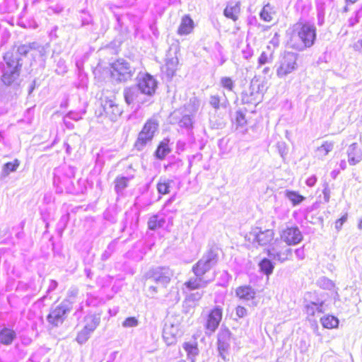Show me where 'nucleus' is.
Listing matches in <instances>:
<instances>
[{"instance_id": "f257e3e1", "label": "nucleus", "mask_w": 362, "mask_h": 362, "mask_svg": "<svg viewBox=\"0 0 362 362\" xmlns=\"http://www.w3.org/2000/svg\"><path fill=\"white\" fill-rule=\"evenodd\" d=\"M302 240L303 235L297 226L286 227L281 230L280 239H276L274 244L267 249V254L279 262H285L292 255V250L288 246L296 245Z\"/></svg>"}, {"instance_id": "f03ea898", "label": "nucleus", "mask_w": 362, "mask_h": 362, "mask_svg": "<svg viewBox=\"0 0 362 362\" xmlns=\"http://www.w3.org/2000/svg\"><path fill=\"white\" fill-rule=\"evenodd\" d=\"M316 37L315 25L305 20L300 19L293 25V30L286 40V46L294 50L303 51L315 44Z\"/></svg>"}, {"instance_id": "7ed1b4c3", "label": "nucleus", "mask_w": 362, "mask_h": 362, "mask_svg": "<svg viewBox=\"0 0 362 362\" xmlns=\"http://www.w3.org/2000/svg\"><path fill=\"white\" fill-rule=\"evenodd\" d=\"M217 262V254L211 250L192 267V272L196 276L204 280H207L208 277L214 279L216 274L214 267ZM208 280L210 281V279Z\"/></svg>"}, {"instance_id": "20e7f679", "label": "nucleus", "mask_w": 362, "mask_h": 362, "mask_svg": "<svg viewBox=\"0 0 362 362\" xmlns=\"http://www.w3.org/2000/svg\"><path fill=\"white\" fill-rule=\"evenodd\" d=\"M3 58L6 62V69L3 71L1 81L5 86H9L13 84L20 76L22 64L12 52H6Z\"/></svg>"}, {"instance_id": "39448f33", "label": "nucleus", "mask_w": 362, "mask_h": 362, "mask_svg": "<svg viewBox=\"0 0 362 362\" xmlns=\"http://www.w3.org/2000/svg\"><path fill=\"white\" fill-rule=\"evenodd\" d=\"M159 129V122L155 117L148 119L139 132L134 146L138 150H142L146 146L151 144Z\"/></svg>"}, {"instance_id": "423d86ee", "label": "nucleus", "mask_w": 362, "mask_h": 362, "mask_svg": "<svg viewBox=\"0 0 362 362\" xmlns=\"http://www.w3.org/2000/svg\"><path fill=\"white\" fill-rule=\"evenodd\" d=\"M248 242H254L259 246L269 245L273 240L275 241V231L271 228H263L260 226H255L245 235Z\"/></svg>"}, {"instance_id": "0eeeda50", "label": "nucleus", "mask_w": 362, "mask_h": 362, "mask_svg": "<svg viewBox=\"0 0 362 362\" xmlns=\"http://www.w3.org/2000/svg\"><path fill=\"white\" fill-rule=\"evenodd\" d=\"M267 90L264 81L259 78H253L249 90L243 93V99L246 103L256 105L262 100Z\"/></svg>"}, {"instance_id": "6e6552de", "label": "nucleus", "mask_w": 362, "mask_h": 362, "mask_svg": "<svg viewBox=\"0 0 362 362\" xmlns=\"http://www.w3.org/2000/svg\"><path fill=\"white\" fill-rule=\"evenodd\" d=\"M297 60V54L291 52H284L281 57L276 69L277 76L284 78L296 70L298 68Z\"/></svg>"}, {"instance_id": "1a4fd4ad", "label": "nucleus", "mask_w": 362, "mask_h": 362, "mask_svg": "<svg viewBox=\"0 0 362 362\" xmlns=\"http://www.w3.org/2000/svg\"><path fill=\"white\" fill-rule=\"evenodd\" d=\"M71 303L68 300L62 301L59 305L52 308L47 315V320L52 326L57 327L62 324L66 313L71 310Z\"/></svg>"}, {"instance_id": "9d476101", "label": "nucleus", "mask_w": 362, "mask_h": 362, "mask_svg": "<svg viewBox=\"0 0 362 362\" xmlns=\"http://www.w3.org/2000/svg\"><path fill=\"white\" fill-rule=\"evenodd\" d=\"M111 76L117 81H127L132 76L133 71L128 62L117 59L111 64Z\"/></svg>"}, {"instance_id": "9b49d317", "label": "nucleus", "mask_w": 362, "mask_h": 362, "mask_svg": "<svg viewBox=\"0 0 362 362\" xmlns=\"http://www.w3.org/2000/svg\"><path fill=\"white\" fill-rule=\"evenodd\" d=\"M100 105L103 110L99 111V116H105L113 119L120 115L122 112L118 105L112 98L108 97L101 98Z\"/></svg>"}, {"instance_id": "f8f14e48", "label": "nucleus", "mask_w": 362, "mask_h": 362, "mask_svg": "<svg viewBox=\"0 0 362 362\" xmlns=\"http://www.w3.org/2000/svg\"><path fill=\"white\" fill-rule=\"evenodd\" d=\"M223 317V310L220 307H214L207 315L204 325L206 333L211 334L217 329Z\"/></svg>"}, {"instance_id": "ddd939ff", "label": "nucleus", "mask_w": 362, "mask_h": 362, "mask_svg": "<svg viewBox=\"0 0 362 362\" xmlns=\"http://www.w3.org/2000/svg\"><path fill=\"white\" fill-rule=\"evenodd\" d=\"M138 88L143 93L151 95L156 91L157 82L151 75L145 74L140 78Z\"/></svg>"}, {"instance_id": "4468645a", "label": "nucleus", "mask_w": 362, "mask_h": 362, "mask_svg": "<svg viewBox=\"0 0 362 362\" xmlns=\"http://www.w3.org/2000/svg\"><path fill=\"white\" fill-rule=\"evenodd\" d=\"M231 333L228 329H222L218 335V350L219 354L225 360V354L229 348V340Z\"/></svg>"}, {"instance_id": "2eb2a0df", "label": "nucleus", "mask_w": 362, "mask_h": 362, "mask_svg": "<svg viewBox=\"0 0 362 362\" xmlns=\"http://www.w3.org/2000/svg\"><path fill=\"white\" fill-rule=\"evenodd\" d=\"M195 23L189 15L187 14L182 17L180 25L177 30L178 35H188L192 33Z\"/></svg>"}, {"instance_id": "dca6fc26", "label": "nucleus", "mask_w": 362, "mask_h": 362, "mask_svg": "<svg viewBox=\"0 0 362 362\" xmlns=\"http://www.w3.org/2000/svg\"><path fill=\"white\" fill-rule=\"evenodd\" d=\"M235 296L241 300H252L255 298L256 292L252 286L249 285H242L236 288Z\"/></svg>"}, {"instance_id": "f3484780", "label": "nucleus", "mask_w": 362, "mask_h": 362, "mask_svg": "<svg viewBox=\"0 0 362 362\" xmlns=\"http://www.w3.org/2000/svg\"><path fill=\"white\" fill-rule=\"evenodd\" d=\"M348 162L350 165H354L360 163L362 160V151L356 143L349 146L348 151Z\"/></svg>"}, {"instance_id": "a211bd4d", "label": "nucleus", "mask_w": 362, "mask_h": 362, "mask_svg": "<svg viewBox=\"0 0 362 362\" xmlns=\"http://www.w3.org/2000/svg\"><path fill=\"white\" fill-rule=\"evenodd\" d=\"M177 327L173 324H165L163 330V338L169 346L175 342L177 335Z\"/></svg>"}, {"instance_id": "6ab92c4d", "label": "nucleus", "mask_w": 362, "mask_h": 362, "mask_svg": "<svg viewBox=\"0 0 362 362\" xmlns=\"http://www.w3.org/2000/svg\"><path fill=\"white\" fill-rule=\"evenodd\" d=\"M170 151V139L164 138L158 143L154 154L158 159L163 160Z\"/></svg>"}, {"instance_id": "aec40b11", "label": "nucleus", "mask_w": 362, "mask_h": 362, "mask_svg": "<svg viewBox=\"0 0 362 362\" xmlns=\"http://www.w3.org/2000/svg\"><path fill=\"white\" fill-rule=\"evenodd\" d=\"M16 337V332L8 327H4L0 329V344L10 345Z\"/></svg>"}, {"instance_id": "412c9836", "label": "nucleus", "mask_w": 362, "mask_h": 362, "mask_svg": "<svg viewBox=\"0 0 362 362\" xmlns=\"http://www.w3.org/2000/svg\"><path fill=\"white\" fill-rule=\"evenodd\" d=\"M240 13V3L236 2L234 5L228 4L223 11V14L227 18L235 22L238 20Z\"/></svg>"}, {"instance_id": "4be33fe9", "label": "nucleus", "mask_w": 362, "mask_h": 362, "mask_svg": "<svg viewBox=\"0 0 362 362\" xmlns=\"http://www.w3.org/2000/svg\"><path fill=\"white\" fill-rule=\"evenodd\" d=\"M320 322L324 328L329 329L337 328L339 325L338 318L332 315H327L321 317Z\"/></svg>"}, {"instance_id": "5701e85b", "label": "nucleus", "mask_w": 362, "mask_h": 362, "mask_svg": "<svg viewBox=\"0 0 362 362\" xmlns=\"http://www.w3.org/2000/svg\"><path fill=\"white\" fill-rule=\"evenodd\" d=\"M274 50L270 49V46L267 47V49L263 51L258 58V64L262 66L272 62L274 59Z\"/></svg>"}, {"instance_id": "b1692460", "label": "nucleus", "mask_w": 362, "mask_h": 362, "mask_svg": "<svg viewBox=\"0 0 362 362\" xmlns=\"http://www.w3.org/2000/svg\"><path fill=\"white\" fill-rule=\"evenodd\" d=\"M260 271L266 275H270L274 270V265L272 261L267 258H263L259 263Z\"/></svg>"}, {"instance_id": "393cba45", "label": "nucleus", "mask_w": 362, "mask_h": 362, "mask_svg": "<svg viewBox=\"0 0 362 362\" xmlns=\"http://www.w3.org/2000/svg\"><path fill=\"white\" fill-rule=\"evenodd\" d=\"M209 280H204L199 277L196 276L194 279H190L185 283V285L189 290H195L201 288L204 284L208 282Z\"/></svg>"}, {"instance_id": "a878e982", "label": "nucleus", "mask_w": 362, "mask_h": 362, "mask_svg": "<svg viewBox=\"0 0 362 362\" xmlns=\"http://www.w3.org/2000/svg\"><path fill=\"white\" fill-rule=\"evenodd\" d=\"M165 219L160 218L158 215L152 216L148 221V227L150 230H156L163 226Z\"/></svg>"}, {"instance_id": "bb28decb", "label": "nucleus", "mask_w": 362, "mask_h": 362, "mask_svg": "<svg viewBox=\"0 0 362 362\" xmlns=\"http://www.w3.org/2000/svg\"><path fill=\"white\" fill-rule=\"evenodd\" d=\"M286 197L291 202L293 205H297L305 200V197L297 192L292 190L286 191Z\"/></svg>"}, {"instance_id": "cd10ccee", "label": "nucleus", "mask_w": 362, "mask_h": 362, "mask_svg": "<svg viewBox=\"0 0 362 362\" xmlns=\"http://www.w3.org/2000/svg\"><path fill=\"white\" fill-rule=\"evenodd\" d=\"M183 349L187 352V356H196L199 354L198 344L197 342H185L183 344Z\"/></svg>"}, {"instance_id": "c85d7f7f", "label": "nucleus", "mask_w": 362, "mask_h": 362, "mask_svg": "<svg viewBox=\"0 0 362 362\" xmlns=\"http://www.w3.org/2000/svg\"><path fill=\"white\" fill-rule=\"evenodd\" d=\"M20 165V161L18 159H14L13 161L5 163L3 166V173L5 175H8L12 172H14Z\"/></svg>"}, {"instance_id": "c756f323", "label": "nucleus", "mask_w": 362, "mask_h": 362, "mask_svg": "<svg viewBox=\"0 0 362 362\" xmlns=\"http://www.w3.org/2000/svg\"><path fill=\"white\" fill-rule=\"evenodd\" d=\"M179 60L177 57L169 59L166 61L165 69L168 74L173 75L177 68Z\"/></svg>"}, {"instance_id": "7c9ffc66", "label": "nucleus", "mask_w": 362, "mask_h": 362, "mask_svg": "<svg viewBox=\"0 0 362 362\" xmlns=\"http://www.w3.org/2000/svg\"><path fill=\"white\" fill-rule=\"evenodd\" d=\"M220 83L221 86L228 90V91H233L234 87H235V83L234 81L228 76H224L222 77L220 80Z\"/></svg>"}, {"instance_id": "2f4dec72", "label": "nucleus", "mask_w": 362, "mask_h": 362, "mask_svg": "<svg viewBox=\"0 0 362 362\" xmlns=\"http://www.w3.org/2000/svg\"><path fill=\"white\" fill-rule=\"evenodd\" d=\"M272 14V8L269 5H266L260 12V17L263 21L270 22L273 18Z\"/></svg>"}, {"instance_id": "473e14b6", "label": "nucleus", "mask_w": 362, "mask_h": 362, "mask_svg": "<svg viewBox=\"0 0 362 362\" xmlns=\"http://www.w3.org/2000/svg\"><path fill=\"white\" fill-rule=\"evenodd\" d=\"M269 36H272V39L269 42V45L270 46V49L272 50H274L277 48L280 45V35L278 32H271L269 34Z\"/></svg>"}, {"instance_id": "72a5a7b5", "label": "nucleus", "mask_w": 362, "mask_h": 362, "mask_svg": "<svg viewBox=\"0 0 362 362\" xmlns=\"http://www.w3.org/2000/svg\"><path fill=\"white\" fill-rule=\"evenodd\" d=\"M170 181H159L156 185L158 193L167 194L170 192Z\"/></svg>"}, {"instance_id": "f704fd0d", "label": "nucleus", "mask_w": 362, "mask_h": 362, "mask_svg": "<svg viewBox=\"0 0 362 362\" xmlns=\"http://www.w3.org/2000/svg\"><path fill=\"white\" fill-rule=\"evenodd\" d=\"M94 329L93 327H88V326H85L84 328L81 330L76 337L77 340L82 343L83 341H86L90 334V333Z\"/></svg>"}, {"instance_id": "c9c22d12", "label": "nucleus", "mask_w": 362, "mask_h": 362, "mask_svg": "<svg viewBox=\"0 0 362 362\" xmlns=\"http://www.w3.org/2000/svg\"><path fill=\"white\" fill-rule=\"evenodd\" d=\"M129 179L126 177H117L115 180V189L121 190L127 187L128 185Z\"/></svg>"}, {"instance_id": "e433bc0d", "label": "nucleus", "mask_w": 362, "mask_h": 362, "mask_svg": "<svg viewBox=\"0 0 362 362\" xmlns=\"http://www.w3.org/2000/svg\"><path fill=\"white\" fill-rule=\"evenodd\" d=\"M179 122L182 127L192 128L193 127L192 118L189 115L182 116Z\"/></svg>"}, {"instance_id": "4c0bfd02", "label": "nucleus", "mask_w": 362, "mask_h": 362, "mask_svg": "<svg viewBox=\"0 0 362 362\" xmlns=\"http://www.w3.org/2000/svg\"><path fill=\"white\" fill-rule=\"evenodd\" d=\"M235 313L238 318H243L247 315V310L243 305H237L235 308Z\"/></svg>"}, {"instance_id": "58836bf2", "label": "nucleus", "mask_w": 362, "mask_h": 362, "mask_svg": "<svg viewBox=\"0 0 362 362\" xmlns=\"http://www.w3.org/2000/svg\"><path fill=\"white\" fill-rule=\"evenodd\" d=\"M209 103L214 109L218 110L221 107V97L218 95H212Z\"/></svg>"}, {"instance_id": "ea45409f", "label": "nucleus", "mask_w": 362, "mask_h": 362, "mask_svg": "<svg viewBox=\"0 0 362 362\" xmlns=\"http://www.w3.org/2000/svg\"><path fill=\"white\" fill-rule=\"evenodd\" d=\"M137 325H138V320L134 317H129L126 318L122 322V325L124 327H136Z\"/></svg>"}, {"instance_id": "a19ab883", "label": "nucleus", "mask_w": 362, "mask_h": 362, "mask_svg": "<svg viewBox=\"0 0 362 362\" xmlns=\"http://www.w3.org/2000/svg\"><path fill=\"white\" fill-rule=\"evenodd\" d=\"M333 144L331 142L325 141L319 148L318 150L321 151L324 155H327L332 151Z\"/></svg>"}, {"instance_id": "79ce46f5", "label": "nucleus", "mask_w": 362, "mask_h": 362, "mask_svg": "<svg viewBox=\"0 0 362 362\" xmlns=\"http://www.w3.org/2000/svg\"><path fill=\"white\" fill-rule=\"evenodd\" d=\"M235 120H236L237 123L240 126H243L245 124H246V119H245V115L240 111L237 112Z\"/></svg>"}, {"instance_id": "37998d69", "label": "nucleus", "mask_w": 362, "mask_h": 362, "mask_svg": "<svg viewBox=\"0 0 362 362\" xmlns=\"http://www.w3.org/2000/svg\"><path fill=\"white\" fill-rule=\"evenodd\" d=\"M346 219H347V214H344L341 217H340L339 219H337L334 223L336 229L340 230L343 224L346 222Z\"/></svg>"}, {"instance_id": "c03bdc74", "label": "nucleus", "mask_w": 362, "mask_h": 362, "mask_svg": "<svg viewBox=\"0 0 362 362\" xmlns=\"http://www.w3.org/2000/svg\"><path fill=\"white\" fill-rule=\"evenodd\" d=\"M124 98L128 104H131L133 101V93L130 90L125 91Z\"/></svg>"}, {"instance_id": "a18cd8bd", "label": "nucleus", "mask_w": 362, "mask_h": 362, "mask_svg": "<svg viewBox=\"0 0 362 362\" xmlns=\"http://www.w3.org/2000/svg\"><path fill=\"white\" fill-rule=\"evenodd\" d=\"M30 47L27 45H21L18 47V51L21 54H26L30 50Z\"/></svg>"}, {"instance_id": "49530a36", "label": "nucleus", "mask_w": 362, "mask_h": 362, "mask_svg": "<svg viewBox=\"0 0 362 362\" xmlns=\"http://www.w3.org/2000/svg\"><path fill=\"white\" fill-rule=\"evenodd\" d=\"M322 193L324 194L325 201L328 202L330 198V189L328 187H325Z\"/></svg>"}, {"instance_id": "de8ad7c7", "label": "nucleus", "mask_w": 362, "mask_h": 362, "mask_svg": "<svg viewBox=\"0 0 362 362\" xmlns=\"http://www.w3.org/2000/svg\"><path fill=\"white\" fill-rule=\"evenodd\" d=\"M317 181V179L315 177H309L307 180H306V184L311 187V186H313L315 182Z\"/></svg>"}, {"instance_id": "09e8293b", "label": "nucleus", "mask_w": 362, "mask_h": 362, "mask_svg": "<svg viewBox=\"0 0 362 362\" xmlns=\"http://www.w3.org/2000/svg\"><path fill=\"white\" fill-rule=\"evenodd\" d=\"M313 305H317V304H316V303H311V305H308L306 306V308H307V311H308V312H310V310H310V311H311V314H312V315H314V312H313Z\"/></svg>"}, {"instance_id": "8fccbe9b", "label": "nucleus", "mask_w": 362, "mask_h": 362, "mask_svg": "<svg viewBox=\"0 0 362 362\" xmlns=\"http://www.w3.org/2000/svg\"><path fill=\"white\" fill-rule=\"evenodd\" d=\"M358 0H346V4H354Z\"/></svg>"}, {"instance_id": "3c124183", "label": "nucleus", "mask_w": 362, "mask_h": 362, "mask_svg": "<svg viewBox=\"0 0 362 362\" xmlns=\"http://www.w3.org/2000/svg\"><path fill=\"white\" fill-rule=\"evenodd\" d=\"M358 228L359 229H362V218L358 221Z\"/></svg>"}, {"instance_id": "603ef678", "label": "nucleus", "mask_w": 362, "mask_h": 362, "mask_svg": "<svg viewBox=\"0 0 362 362\" xmlns=\"http://www.w3.org/2000/svg\"><path fill=\"white\" fill-rule=\"evenodd\" d=\"M347 11H348V8H347V7H346V6H345V7L344 8V12H346Z\"/></svg>"}, {"instance_id": "864d4df0", "label": "nucleus", "mask_w": 362, "mask_h": 362, "mask_svg": "<svg viewBox=\"0 0 362 362\" xmlns=\"http://www.w3.org/2000/svg\"><path fill=\"white\" fill-rule=\"evenodd\" d=\"M359 45L362 47V39L358 42Z\"/></svg>"}, {"instance_id": "5fc2aeb1", "label": "nucleus", "mask_w": 362, "mask_h": 362, "mask_svg": "<svg viewBox=\"0 0 362 362\" xmlns=\"http://www.w3.org/2000/svg\"><path fill=\"white\" fill-rule=\"evenodd\" d=\"M165 278L167 279H166V281H170V277H169V276H165Z\"/></svg>"}, {"instance_id": "6e6d98bb", "label": "nucleus", "mask_w": 362, "mask_h": 362, "mask_svg": "<svg viewBox=\"0 0 362 362\" xmlns=\"http://www.w3.org/2000/svg\"><path fill=\"white\" fill-rule=\"evenodd\" d=\"M269 71V68H266V69H264V72H266V71Z\"/></svg>"}]
</instances>
